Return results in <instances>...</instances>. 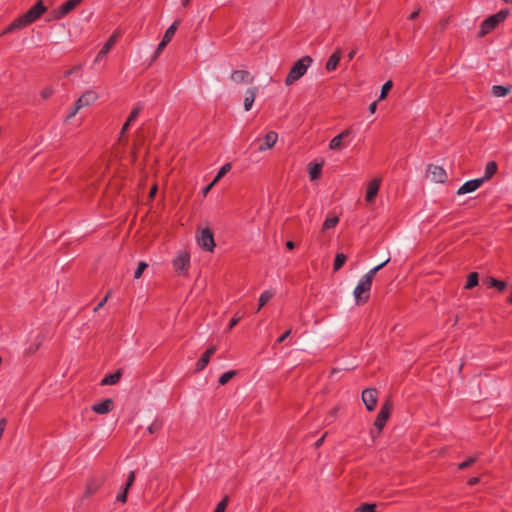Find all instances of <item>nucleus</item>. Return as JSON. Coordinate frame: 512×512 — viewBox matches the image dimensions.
I'll return each mask as SVG.
<instances>
[{
	"instance_id": "obj_12",
	"label": "nucleus",
	"mask_w": 512,
	"mask_h": 512,
	"mask_svg": "<svg viewBox=\"0 0 512 512\" xmlns=\"http://www.w3.org/2000/svg\"><path fill=\"white\" fill-rule=\"evenodd\" d=\"M484 183V179L475 178L469 181H466L463 185H461L457 190V195H464L467 193H472L476 191L481 185Z\"/></svg>"
},
{
	"instance_id": "obj_9",
	"label": "nucleus",
	"mask_w": 512,
	"mask_h": 512,
	"mask_svg": "<svg viewBox=\"0 0 512 512\" xmlns=\"http://www.w3.org/2000/svg\"><path fill=\"white\" fill-rule=\"evenodd\" d=\"M427 176L436 183H444L447 180V173L442 166L429 164L427 166Z\"/></svg>"
},
{
	"instance_id": "obj_56",
	"label": "nucleus",
	"mask_w": 512,
	"mask_h": 512,
	"mask_svg": "<svg viewBox=\"0 0 512 512\" xmlns=\"http://www.w3.org/2000/svg\"><path fill=\"white\" fill-rule=\"evenodd\" d=\"M285 245H286V248L289 250H293L295 248V243L291 240L287 241Z\"/></svg>"
},
{
	"instance_id": "obj_24",
	"label": "nucleus",
	"mask_w": 512,
	"mask_h": 512,
	"mask_svg": "<svg viewBox=\"0 0 512 512\" xmlns=\"http://www.w3.org/2000/svg\"><path fill=\"white\" fill-rule=\"evenodd\" d=\"M122 377V370L118 369L114 373L106 375L100 382L102 386L114 385L119 382Z\"/></svg>"
},
{
	"instance_id": "obj_38",
	"label": "nucleus",
	"mask_w": 512,
	"mask_h": 512,
	"mask_svg": "<svg viewBox=\"0 0 512 512\" xmlns=\"http://www.w3.org/2000/svg\"><path fill=\"white\" fill-rule=\"evenodd\" d=\"M392 87H393V83L391 80H388L387 82H385L381 88V93H380L378 100L381 101V100L385 99L388 92L391 90Z\"/></svg>"
},
{
	"instance_id": "obj_59",
	"label": "nucleus",
	"mask_w": 512,
	"mask_h": 512,
	"mask_svg": "<svg viewBox=\"0 0 512 512\" xmlns=\"http://www.w3.org/2000/svg\"><path fill=\"white\" fill-rule=\"evenodd\" d=\"M355 54H356V51H355V50H352V51L348 54V58H349V60H352V59L354 58Z\"/></svg>"
},
{
	"instance_id": "obj_1",
	"label": "nucleus",
	"mask_w": 512,
	"mask_h": 512,
	"mask_svg": "<svg viewBox=\"0 0 512 512\" xmlns=\"http://www.w3.org/2000/svg\"><path fill=\"white\" fill-rule=\"evenodd\" d=\"M390 261V258L386 259L384 262L380 263L379 265L375 266L374 268L370 269L365 275H363L357 286L355 287L353 291V295L355 298L356 304H364L366 303L370 298V290L372 286V281L375 277V275Z\"/></svg>"
},
{
	"instance_id": "obj_2",
	"label": "nucleus",
	"mask_w": 512,
	"mask_h": 512,
	"mask_svg": "<svg viewBox=\"0 0 512 512\" xmlns=\"http://www.w3.org/2000/svg\"><path fill=\"white\" fill-rule=\"evenodd\" d=\"M312 62V58L308 55L297 60L286 76L285 85H292L295 81L299 80L306 73Z\"/></svg>"
},
{
	"instance_id": "obj_48",
	"label": "nucleus",
	"mask_w": 512,
	"mask_h": 512,
	"mask_svg": "<svg viewBox=\"0 0 512 512\" xmlns=\"http://www.w3.org/2000/svg\"><path fill=\"white\" fill-rule=\"evenodd\" d=\"M240 319V316H234L229 322L228 329H233L239 323Z\"/></svg>"
},
{
	"instance_id": "obj_41",
	"label": "nucleus",
	"mask_w": 512,
	"mask_h": 512,
	"mask_svg": "<svg viewBox=\"0 0 512 512\" xmlns=\"http://www.w3.org/2000/svg\"><path fill=\"white\" fill-rule=\"evenodd\" d=\"M162 428V422L158 419L154 420L150 426H148L147 430L150 434H154L158 432Z\"/></svg>"
},
{
	"instance_id": "obj_57",
	"label": "nucleus",
	"mask_w": 512,
	"mask_h": 512,
	"mask_svg": "<svg viewBox=\"0 0 512 512\" xmlns=\"http://www.w3.org/2000/svg\"><path fill=\"white\" fill-rule=\"evenodd\" d=\"M418 16H419V10L412 12V13L410 14V16H409V19H410V20H414V19H416Z\"/></svg>"
},
{
	"instance_id": "obj_22",
	"label": "nucleus",
	"mask_w": 512,
	"mask_h": 512,
	"mask_svg": "<svg viewBox=\"0 0 512 512\" xmlns=\"http://www.w3.org/2000/svg\"><path fill=\"white\" fill-rule=\"evenodd\" d=\"M96 99L97 94L94 91H86L76 100V103L83 108L92 104Z\"/></svg>"
},
{
	"instance_id": "obj_26",
	"label": "nucleus",
	"mask_w": 512,
	"mask_h": 512,
	"mask_svg": "<svg viewBox=\"0 0 512 512\" xmlns=\"http://www.w3.org/2000/svg\"><path fill=\"white\" fill-rule=\"evenodd\" d=\"M322 166H323V162L309 164L308 173H309L310 179L312 181L320 178L321 172H322Z\"/></svg>"
},
{
	"instance_id": "obj_18",
	"label": "nucleus",
	"mask_w": 512,
	"mask_h": 512,
	"mask_svg": "<svg viewBox=\"0 0 512 512\" xmlns=\"http://www.w3.org/2000/svg\"><path fill=\"white\" fill-rule=\"evenodd\" d=\"M231 79L235 83H252L253 77L247 70H234L231 73Z\"/></svg>"
},
{
	"instance_id": "obj_35",
	"label": "nucleus",
	"mask_w": 512,
	"mask_h": 512,
	"mask_svg": "<svg viewBox=\"0 0 512 512\" xmlns=\"http://www.w3.org/2000/svg\"><path fill=\"white\" fill-rule=\"evenodd\" d=\"M231 163H225L218 171L217 175L213 179V183H217L226 173H228L231 170Z\"/></svg>"
},
{
	"instance_id": "obj_4",
	"label": "nucleus",
	"mask_w": 512,
	"mask_h": 512,
	"mask_svg": "<svg viewBox=\"0 0 512 512\" xmlns=\"http://www.w3.org/2000/svg\"><path fill=\"white\" fill-rule=\"evenodd\" d=\"M392 409L393 403L390 399H387L381 406V409L373 424L375 429L377 430V435H379L382 432L387 420L391 415Z\"/></svg>"
},
{
	"instance_id": "obj_6",
	"label": "nucleus",
	"mask_w": 512,
	"mask_h": 512,
	"mask_svg": "<svg viewBox=\"0 0 512 512\" xmlns=\"http://www.w3.org/2000/svg\"><path fill=\"white\" fill-rule=\"evenodd\" d=\"M83 0H67L58 8L53 10V18L56 20L62 19L73 9H75Z\"/></svg>"
},
{
	"instance_id": "obj_37",
	"label": "nucleus",
	"mask_w": 512,
	"mask_h": 512,
	"mask_svg": "<svg viewBox=\"0 0 512 512\" xmlns=\"http://www.w3.org/2000/svg\"><path fill=\"white\" fill-rule=\"evenodd\" d=\"M376 508L377 506L374 503H363L354 512H377Z\"/></svg>"
},
{
	"instance_id": "obj_45",
	"label": "nucleus",
	"mask_w": 512,
	"mask_h": 512,
	"mask_svg": "<svg viewBox=\"0 0 512 512\" xmlns=\"http://www.w3.org/2000/svg\"><path fill=\"white\" fill-rule=\"evenodd\" d=\"M134 481H135V472L131 471L128 475V478H127V481L125 484L126 490L130 489V487L133 485Z\"/></svg>"
},
{
	"instance_id": "obj_8",
	"label": "nucleus",
	"mask_w": 512,
	"mask_h": 512,
	"mask_svg": "<svg viewBox=\"0 0 512 512\" xmlns=\"http://www.w3.org/2000/svg\"><path fill=\"white\" fill-rule=\"evenodd\" d=\"M47 10L42 0L37 1L28 11L24 13L26 20L31 24L38 20Z\"/></svg>"
},
{
	"instance_id": "obj_46",
	"label": "nucleus",
	"mask_w": 512,
	"mask_h": 512,
	"mask_svg": "<svg viewBox=\"0 0 512 512\" xmlns=\"http://www.w3.org/2000/svg\"><path fill=\"white\" fill-rule=\"evenodd\" d=\"M81 108L82 107L75 102L71 112L67 115V119L73 118Z\"/></svg>"
},
{
	"instance_id": "obj_29",
	"label": "nucleus",
	"mask_w": 512,
	"mask_h": 512,
	"mask_svg": "<svg viewBox=\"0 0 512 512\" xmlns=\"http://www.w3.org/2000/svg\"><path fill=\"white\" fill-rule=\"evenodd\" d=\"M274 296V293L270 290H265L261 293L259 297V305L257 311H259L263 306H265Z\"/></svg>"
},
{
	"instance_id": "obj_42",
	"label": "nucleus",
	"mask_w": 512,
	"mask_h": 512,
	"mask_svg": "<svg viewBox=\"0 0 512 512\" xmlns=\"http://www.w3.org/2000/svg\"><path fill=\"white\" fill-rule=\"evenodd\" d=\"M53 94H54V89H53V87L48 86V87H45V88L41 91V98H42L43 100H47V99H49Z\"/></svg>"
},
{
	"instance_id": "obj_34",
	"label": "nucleus",
	"mask_w": 512,
	"mask_h": 512,
	"mask_svg": "<svg viewBox=\"0 0 512 512\" xmlns=\"http://www.w3.org/2000/svg\"><path fill=\"white\" fill-rule=\"evenodd\" d=\"M339 223V217L338 216H332L326 218L322 225V230H329L331 228H334Z\"/></svg>"
},
{
	"instance_id": "obj_51",
	"label": "nucleus",
	"mask_w": 512,
	"mask_h": 512,
	"mask_svg": "<svg viewBox=\"0 0 512 512\" xmlns=\"http://www.w3.org/2000/svg\"><path fill=\"white\" fill-rule=\"evenodd\" d=\"M480 482V479L478 477H472L468 480L467 484L469 486L477 485Z\"/></svg>"
},
{
	"instance_id": "obj_14",
	"label": "nucleus",
	"mask_w": 512,
	"mask_h": 512,
	"mask_svg": "<svg viewBox=\"0 0 512 512\" xmlns=\"http://www.w3.org/2000/svg\"><path fill=\"white\" fill-rule=\"evenodd\" d=\"M30 23L28 20H26L25 15H21L14 19L3 31V34L12 33L16 30L23 29L24 27L28 26Z\"/></svg>"
},
{
	"instance_id": "obj_16",
	"label": "nucleus",
	"mask_w": 512,
	"mask_h": 512,
	"mask_svg": "<svg viewBox=\"0 0 512 512\" xmlns=\"http://www.w3.org/2000/svg\"><path fill=\"white\" fill-rule=\"evenodd\" d=\"M113 408H114V403H113V400L110 398H107L100 403H95L91 407V409L95 413L101 414V415L111 412L113 410Z\"/></svg>"
},
{
	"instance_id": "obj_40",
	"label": "nucleus",
	"mask_w": 512,
	"mask_h": 512,
	"mask_svg": "<svg viewBox=\"0 0 512 512\" xmlns=\"http://www.w3.org/2000/svg\"><path fill=\"white\" fill-rule=\"evenodd\" d=\"M147 267H148V264H147L146 262H144V261H140V262L138 263L137 268H136V269H135V271H134V278H135V279H139V278L142 276L143 272L145 271V269H146Z\"/></svg>"
},
{
	"instance_id": "obj_32",
	"label": "nucleus",
	"mask_w": 512,
	"mask_h": 512,
	"mask_svg": "<svg viewBox=\"0 0 512 512\" xmlns=\"http://www.w3.org/2000/svg\"><path fill=\"white\" fill-rule=\"evenodd\" d=\"M178 24V20L174 21L173 24L165 31L162 39L169 43L177 30Z\"/></svg>"
},
{
	"instance_id": "obj_47",
	"label": "nucleus",
	"mask_w": 512,
	"mask_h": 512,
	"mask_svg": "<svg viewBox=\"0 0 512 512\" xmlns=\"http://www.w3.org/2000/svg\"><path fill=\"white\" fill-rule=\"evenodd\" d=\"M168 42H166L165 40H161L160 43L158 44L157 46V49H156V56L159 55L163 50L164 48L167 46Z\"/></svg>"
},
{
	"instance_id": "obj_63",
	"label": "nucleus",
	"mask_w": 512,
	"mask_h": 512,
	"mask_svg": "<svg viewBox=\"0 0 512 512\" xmlns=\"http://www.w3.org/2000/svg\"><path fill=\"white\" fill-rule=\"evenodd\" d=\"M505 3H510L512 4V0H503Z\"/></svg>"
},
{
	"instance_id": "obj_39",
	"label": "nucleus",
	"mask_w": 512,
	"mask_h": 512,
	"mask_svg": "<svg viewBox=\"0 0 512 512\" xmlns=\"http://www.w3.org/2000/svg\"><path fill=\"white\" fill-rule=\"evenodd\" d=\"M141 111H142V106L139 104L135 108H133V110L130 112L126 121L128 123L134 122L137 119V117L139 116Z\"/></svg>"
},
{
	"instance_id": "obj_50",
	"label": "nucleus",
	"mask_w": 512,
	"mask_h": 512,
	"mask_svg": "<svg viewBox=\"0 0 512 512\" xmlns=\"http://www.w3.org/2000/svg\"><path fill=\"white\" fill-rule=\"evenodd\" d=\"M130 125H131V123H128L127 121H125V123L122 126L121 131H120V138L124 136V134L126 133L128 128L130 127Z\"/></svg>"
},
{
	"instance_id": "obj_25",
	"label": "nucleus",
	"mask_w": 512,
	"mask_h": 512,
	"mask_svg": "<svg viewBox=\"0 0 512 512\" xmlns=\"http://www.w3.org/2000/svg\"><path fill=\"white\" fill-rule=\"evenodd\" d=\"M340 59H341V51H340V49H338L329 57L328 61L326 62V65H325V69L328 72L334 71L339 64Z\"/></svg>"
},
{
	"instance_id": "obj_5",
	"label": "nucleus",
	"mask_w": 512,
	"mask_h": 512,
	"mask_svg": "<svg viewBox=\"0 0 512 512\" xmlns=\"http://www.w3.org/2000/svg\"><path fill=\"white\" fill-rule=\"evenodd\" d=\"M198 245L205 251L212 252L216 246L213 231L206 227L197 235Z\"/></svg>"
},
{
	"instance_id": "obj_60",
	"label": "nucleus",
	"mask_w": 512,
	"mask_h": 512,
	"mask_svg": "<svg viewBox=\"0 0 512 512\" xmlns=\"http://www.w3.org/2000/svg\"><path fill=\"white\" fill-rule=\"evenodd\" d=\"M156 190H157V187H156V186H154V187L151 189V191H150V196H151V197H153V196L155 195Z\"/></svg>"
},
{
	"instance_id": "obj_49",
	"label": "nucleus",
	"mask_w": 512,
	"mask_h": 512,
	"mask_svg": "<svg viewBox=\"0 0 512 512\" xmlns=\"http://www.w3.org/2000/svg\"><path fill=\"white\" fill-rule=\"evenodd\" d=\"M291 330H287L284 332L276 341V343L280 344L286 340V338L290 335Z\"/></svg>"
},
{
	"instance_id": "obj_31",
	"label": "nucleus",
	"mask_w": 512,
	"mask_h": 512,
	"mask_svg": "<svg viewBox=\"0 0 512 512\" xmlns=\"http://www.w3.org/2000/svg\"><path fill=\"white\" fill-rule=\"evenodd\" d=\"M347 260V256L343 253H337L334 259L333 270H340Z\"/></svg>"
},
{
	"instance_id": "obj_55",
	"label": "nucleus",
	"mask_w": 512,
	"mask_h": 512,
	"mask_svg": "<svg viewBox=\"0 0 512 512\" xmlns=\"http://www.w3.org/2000/svg\"><path fill=\"white\" fill-rule=\"evenodd\" d=\"M376 108H377V101H374L372 102L370 105H369V111L370 113H375L376 111Z\"/></svg>"
},
{
	"instance_id": "obj_36",
	"label": "nucleus",
	"mask_w": 512,
	"mask_h": 512,
	"mask_svg": "<svg viewBox=\"0 0 512 512\" xmlns=\"http://www.w3.org/2000/svg\"><path fill=\"white\" fill-rule=\"evenodd\" d=\"M236 371L235 370H230V371H227L225 373H223L219 379H218V383L220 385H225L227 384L235 375H236Z\"/></svg>"
},
{
	"instance_id": "obj_44",
	"label": "nucleus",
	"mask_w": 512,
	"mask_h": 512,
	"mask_svg": "<svg viewBox=\"0 0 512 512\" xmlns=\"http://www.w3.org/2000/svg\"><path fill=\"white\" fill-rule=\"evenodd\" d=\"M127 494L128 490H126V487L124 486L123 490L120 493H118L116 500L125 503L127 501Z\"/></svg>"
},
{
	"instance_id": "obj_43",
	"label": "nucleus",
	"mask_w": 512,
	"mask_h": 512,
	"mask_svg": "<svg viewBox=\"0 0 512 512\" xmlns=\"http://www.w3.org/2000/svg\"><path fill=\"white\" fill-rule=\"evenodd\" d=\"M228 498L227 496L223 498L216 506L213 512H225V509L227 507Z\"/></svg>"
},
{
	"instance_id": "obj_30",
	"label": "nucleus",
	"mask_w": 512,
	"mask_h": 512,
	"mask_svg": "<svg viewBox=\"0 0 512 512\" xmlns=\"http://www.w3.org/2000/svg\"><path fill=\"white\" fill-rule=\"evenodd\" d=\"M479 283V275L477 272H471L468 277L465 284V289H472L476 287Z\"/></svg>"
},
{
	"instance_id": "obj_58",
	"label": "nucleus",
	"mask_w": 512,
	"mask_h": 512,
	"mask_svg": "<svg viewBox=\"0 0 512 512\" xmlns=\"http://www.w3.org/2000/svg\"><path fill=\"white\" fill-rule=\"evenodd\" d=\"M79 67H74L68 71L65 72V77H69L71 74H73Z\"/></svg>"
},
{
	"instance_id": "obj_11",
	"label": "nucleus",
	"mask_w": 512,
	"mask_h": 512,
	"mask_svg": "<svg viewBox=\"0 0 512 512\" xmlns=\"http://www.w3.org/2000/svg\"><path fill=\"white\" fill-rule=\"evenodd\" d=\"M190 266V256L186 252H181L173 260V267L178 274H185Z\"/></svg>"
},
{
	"instance_id": "obj_10",
	"label": "nucleus",
	"mask_w": 512,
	"mask_h": 512,
	"mask_svg": "<svg viewBox=\"0 0 512 512\" xmlns=\"http://www.w3.org/2000/svg\"><path fill=\"white\" fill-rule=\"evenodd\" d=\"M105 476L99 475L90 478L87 481L86 488L84 491V497H90L95 494L104 484Z\"/></svg>"
},
{
	"instance_id": "obj_17",
	"label": "nucleus",
	"mask_w": 512,
	"mask_h": 512,
	"mask_svg": "<svg viewBox=\"0 0 512 512\" xmlns=\"http://www.w3.org/2000/svg\"><path fill=\"white\" fill-rule=\"evenodd\" d=\"M380 179H374L369 182L367 186L366 196L365 200L368 203H373L375 201V198L378 194L379 188H380Z\"/></svg>"
},
{
	"instance_id": "obj_23",
	"label": "nucleus",
	"mask_w": 512,
	"mask_h": 512,
	"mask_svg": "<svg viewBox=\"0 0 512 512\" xmlns=\"http://www.w3.org/2000/svg\"><path fill=\"white\" fill-rule=\"evenodd\" d=\"M278 139V134L275 131H269L264 137V144L259 146V151L272 148Z\"/></svg>"
},
{
	"instance_id": "obj_13",
	"label": "nucleus",
	"mask_w": 512,
	"mask_h": 512,
	"mask_svg": "<svg viewBox=\"0 0 512 512\" xmlns=\"http://www.w3.org/2000/svg\"><path fill=\"white\" fill-rule=\"evenodd\" d=\"M351 134V129H346L330 140L329 148L331 150H341L345 147L343 140Z\"/></svg>"
},
{
	"instance_id": "obj_33",
	"label": "nucleus",
	"mask_w": 512,
	"mask_h": 512,
	"mask_svg": "<svg viewBox=\"0 0 512 512\" xmlns=\"http://www.w3.org/2000/svg\"><path fill=\"white\" fill-rule=\"evenodd\" d=\"M478 458H479L478 454L467 457L463 462L458 464V469L465 470V469L469 468L472 464L477 462Z\"/></svg>"
},
{
	"instance_id": "obj_61",
	"label": "nucleus",
	"mask_w": 512,
	"mask_h": 512,
	"mask_svg": "<svg viewBox=\"0 0 512 512\" xmlns=\"http://www.w3.org/2000/svg\"><path fill=\"white\" fill-rule=\"evenodd\" d=\"M190 3V0H182V6L187 7Z\"/></svg>"
},
{
	"instance_id": "obj_27",
	"label": "nucleus",
	"mask_w": 512,
	"mask_h": 512,
	"mask_svg": "<svg viewBox=\"0 0 512 512\" xmlns=\"http://www.w3.org/2000/svg\"><path fill=\"white\" fill-rule=\"evenodd\" d=\"M512 90V86H504V85H494L492 86V94L496 97H505L508 95Z\"/></svg>"
},
{
	"instance_id": "obj_28",
	"label": "nucleus",
	"mask_w": 512,
	"mask_h": 512,
	"mask_svg": "<svg viewBox=\"0 0 512 512\" xmlns=\"http://www.w3.org/2000/svg\"><path fill=\"white\" fill-rule=\"evenodd\" d=\"M497 168L498 166L495 161H489L486 164L484 176L480 179H484V182L489 180L497 172Z\"/></svg>"
},
{
	"instance_id": "obj_7",
	"label": "nucleus",
	"mask_w": 512,
	"mask_h": 512,
	"mask_svg": "<svg viewBox=\"0 0 512 512\" xmlns=\"http://www.w3.org/2000/svg\"><path fill=\"white\" fill-rule=\"evenodd\" d=\"M362 401L368 411L376 408L378 401V391L375 388H366L362 391Z\"/></svg>"
},
{
	"instance_id": "obj_62",
	"label": "nucleus",
	"mask_w": 512,
	"mask_h": 512,
	"mask_svg": "<svg viewBox=\"0 0 512 512\" xmlns=\"http://www.w3.org/2000/svg\"><path fill=\"white\" fill-rule=\"evenodd\" d=\"M507 302H508L509 304H512V287H511V293H510V296H509V297H508V299H507Z\"/></svg>"
},
{
	"instance_id": "obj_52",
	"label": "nucleus",
	"mask_w": 512,
	"mask_h": 512,
	"mask_svg": "<svg viewBox=\"0 0 512 512\" xmlns=\"http://www.w3.org/2000/svg\"><path fill=\"white\" fill-rule=\"evenodd\" d=\"M326 435H327V433H325L321 438H319V439L315 442V444H314L315 448H319L320 446H322V445H323V443H324V439H325Z\"/></svg>"
},
{
	"instance_id": "obj_21",
	"label": "nucleus",
	"mask_w": 512,
	"mask_h": 512,
	"mask_svg": "<svg viewBox=\"0 0 512 512\" xmlns=\"http://www.w3.org/2000/svg\"><path fill=\"white\" fill-rule=\"evenodd\" d=\"M116 41H117V35H116V33H114L109 37V39L103 45L101 50L98 52V54L96 56V61L105 57L109 53V51L112 49V47L115 45Z\"/></svg>"
},
{
	"instance_id": "obj_54",
	"label": "nucleus",
	"mask_w": 512,
	"mask_h": 512,
	"mask_svg": "<svg viewBox=\"0 0 512 512\" xmlns=\"http://www.w3.org/2000/svg\"><path fill=\"white\" fill-rule=\"evenodd\" d=\"M107 298L108 296L104 297L98 304L97 306L94 308V311H98L100 308L103 307V305L105 304V302L107 301Z\"/></svg>"
},
{
	"instance_id": "obj_19",
	"label": "nucleus",
	"mask_w": 512,
	"mask_h": 512,
	"mask_svg": "<svg viewBox=\"0 0 512 512\" xmlns=\"http://www.w3.org/2000/svg\"><path fill=\"white\" fill-rule=\"evenodd\" d=\"M483 284L486 285L488 288H495L498 291L502 292L506 289L507 283L502 280H498L494 277L487 276L482 280Z\"/></svg>"
},
{
	"instance_id": "obj_15",
	"label": "nucleus",
	"mask_w": 512,
	"mask_h": 512,
	"mask_svg": "<svg viewBox=\"0 0 512 512\" xmlns=\"http://www.w3.org/2000/svg\"><path fill=\"white\" fill-rule=\"evenodd\" d=\"M215 352H216V347L215 346H211L210 348H208L202 354V356L199 358V360L196 362L195 371L196 372H200L203 369H205L206 366L209 363V360H210L211 356L214 355Z\"/></svg>"
},
{
	"instance_id": "obj_3",
	"label": "nucleus",
	"mask_w": 512,
	"mask_h": 512,
	"mask_svg": "<svg viewBox=\"0 0 512 512\" xmlns=\"http://www.w3.org/2000/svg\"><path fill=\"white\" fill-rule=\"evenodd\" d=\"M508 14V10H500L497 13L488 16L481 23L479 36L484 37L491 31H493L501 22H503L507 18Z\"/></svg>"
},
{
	"instance_id": "obj_20",
	"label": "nucleus",
	"mask_w": 512,
	"mask_h": 512,
	"mask_svg": "<svg viewBox=\"0 0 512 512\" xmlns=\"http://www.w3.org/2000/svg\"><path fill=\"white\" fill-rule=\"evenodd\" d=\"M257 93H258L257 87H251L246 90L245 97H244V110L245 111H249L252 108L255 98L257 96Z\"/></svg>"
},
{
	"instance_id": "obj_53",
	"label": "nucleus",
	"mask_w": 512,
	"mask_h": 512,
	"mask_svg": "<svg viewBox=\"0 0 512 512\" xmlns=\"http://www.w3.org/2000/svg\"><path fill=\"white\" fill-rule=\"evenodd\" d=\"M216 183H213V181L208 184L202 191L203 196H206L207 193L210 191V189L215 185Z\"/></svg>"
}]
</instances>
